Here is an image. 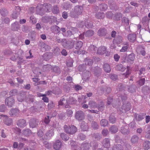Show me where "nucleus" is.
I'll return each instance as SVG.
<instances>
[{"instance_id": "nucleus-20", "label": "nucleus", "mask_w": 150, "mask_h": 150, "mask_svg": "<svg viewBox=\"0 0 150 150\" xmlns=\"http://www.w3.org/2000/svg\"><path fill=\"white\" fill-rule=\"evenodd\" d=\"M103 69L106 72L109 73L111 71V68L110 65L107 63H105L104 65Z\"/></svg>"}, {"instance_id": "nucleus-19", "label": "nucleus", "mask_w": 150, "mask_h": 150, "mask_svg": "<svg viewBox=\"0 0 150 150\" xmlns=\"http://www.w3.org/2000/svg\"><path fill=\"white\" fill-rule=\"evenodd\" d=\"M107 31L105 29H100L98 31V34L99 36H103L105 35Z\"/></svg>"}, {"instance_id": "nucleus-63", "label": "nucleus", "mask_w": 150, "mask_h": 150, "mask_svg": "<svg viewBox=\"0 0 150 150\" xmlns=\"http://www.w3.org/2000/svg\"><path fill=\"white\" fill-rule=\"evenodd\" d=\"M72 80V78L70 76H69L67 77V80L69 81H71Z\"/></svg>"}, {"instance_id": "nucleus-24", "label": "nucleus", "mask_w": 150, "mask_h": 150, "mask_svg": "<svg viewBox=\"0 0 150 150\" xmlns=\"http://www.w3.org/2000/svg\"><path fill=\"white\" fill-rule=\"evenodd\" d=\"M94 34L93 31L92 30H89L87 31L84 35L86 37H90Z\"/></svg>"}, {"instance_id": "nucleus-21", "label": "nucleus", "mask_w": 150, "mask_h": 150, "mask_svg": "<svg viewBox=\"0 0 150 150\" xmlns=\"http://www.w3.org/2000/svg\"><path fill=\"white\" fill-rule=\"evenodd\" d=\"M150 142L149 141H145L143 144V146L145 150H147L150 148Z\"/></svg>"}, {"instance_id": "nucleus-23", "label": "nucleus", "mask_w": 150, "mask_h": 150, "mask_svg": "<svg viewBox=\"0 0 150 150\" xmlns=\"http://www.w3.org/2000/svg\"><path fill=\"white\" fill-rule=\"evenodd\" d=\"M75 12L77 15H80L82 13V10L79 6H76L75 8Z\"/></svg>"}, {"instance_id": "nucleus-30", "label": "nucleus", "mask_w": 150, "mask_h": 150, "mask_svg": "<svg viewBox=\"0 0 150 150\" xmlns=\"http://www.w3.org/2000/svg\"><path fill=\"white\" fill-rule=\"evenodd\" d=\"M22 133L24 135L28 136L31 134V132L30 130L27 129L23 131Z\"/></svg>"}, {"instance_id": "nucleus-43", "label": "nucleus", "mask_w": 150, "mask_h": 150, "mask_svg": "<svg viewBox=\"0 0 150 150\" xmlns=\"http://www.w3.org/2000/svg\"><path fill=\"white\" fill-rule=\"evenodd\" d=\"M110 78L113 80H116L117 78V76L115 75H109Z\"/></svg>"}, {"instance_id": "nucleus-27", "label": "nucleus", "mask_w": 150, "mask_h": 150, "mask_svg": "<svg viewBox=\"0 0 150 150\" xmlns=\"http://www.w3.org/2000/svg\"><path fill=\"white\" fill-rule=\"evenodd\" d=\"M105 14L104 13H98L96 14V17L98 19H102L104 18Z\"/></svg>"}, {"instance_id": "nucleus-12", "label": "nucleus", "mask_w": 150, "mask_h": 150, "mask_svg": "<svg viewBox=\"0 0 150 150\" xmlns=\"http://www.w3.org/2000/svg\"><path fill=\"white\" fill-rule=\"evenodd\" d=\"M135 58V56L133 54L129 55L128 56L127 61L130 64H133Z\"/></svg>"}, {"instance_id": "nucleus-25", "label": "nucleus", "mask_w": 150, "mask_h": 150, "mask_svg": "<svg viewBox=\"0 0 150 150\" xmlns=\"http://www.w3.org/2000/svg\"><path fill=\"white\" fill-rule=\"evenodd\" d=\"M118 130V128L114 126L111 127L110 129V131L112 133H115L117 132Z\"/></svg>"}, {"instance_id": "nucleus-48", "label": "nucleus", "mask_w": 150, "mask_h": 150, "mask_svg": "<svg viewBox=\"0 0 150 150\" xmlns=\"http://www.w3.org/2000/svg\"><path fill=\"white\" fill-rule=\"evenodd\" d=\"M109 121L111 123H114L115 122V118L114 117H110L109 118Z\"/></svg>"}, {"instance_id": "nucleus-56", "label": "nucleus", "mask_w": 150, "mask_h": 150, "mask_svg": "<svg viewBox=\"0 0 150 150\" xmlns=\"http://www.w3.org/2000/svg\"><path fill=\"white\" fill-rule=\"evenodd\" d=\"M75 88L76 90H79L81 89V87L79 85H76Z\"/></svg>"}, {"instance_id": "nucleus-32", "label": "nucleus", "mask_w": 150, "mask_h": 150, "mask_svg": "<svg viewBox=\"0 0 150 150\" xmlns=\"http://www.w3.org/2000/svg\"><path fill=\"white\" fill-rule=\"evenodd\" d=\"M108 124V121L102 119L100 121V125L104 127L106 126Z\"/></svg>"}, {"instance_id": "nucleus-61", "label": "nucleus", "mask_w": 150, "mask_h": 150, "mask_svg": "<svg viewBox=\"0 0 150 150\" xmlns=\"http://www.w3.org/2000/svg\"><path fill=\"white\" fill-rule=\"evenodd\" d=\"M17 79L18 82L20 83H23V80H22V79L19 78H17Z\"/></svg>"}, {"instance_id": "nucleus-64", "label": "nucleus", "mask_w": 150, "mask_h": 150, "mask_svg": "<svg viewBox=\"0 0 150 150\" xmlns=\"http://www.w3.org/2000/svg\"><path fill=\"white\" fill-rule=\"evenodd\" d=\"M140 52L141 54L143 56H144L145 55L146 52L144 49H142V50H141Z\"/></svg>"}, {"instance_id": "nucleus-22", "label": "nucleus", "mask_w": 150, "mask_h": 150, "mask_svg": "<svg viewBox=\"0 0 150 150\" xmlns=\"http://www.w3.org/2000/svg\"><path fill=\"white\" fill-rule=\"evenodd\" d=\"M16 10L17 12L15 14V15L14 16V13L12 15L13 18H16L17 17V15L18 14H19V13L21 11V9L20 8L19 6L16 7Z\"/></svg>"}, {"instance_id": "nucleus-26", "label": "nucleus", "mask_w": 150, "mask_h": 150, "mask_svg": "<svg viewBox=\"0 0 150 150\" xmlns=\"http://www.w3.org/2000/svg\"><path fill=\"white\" fill-rule=\"evenodd\" d=\"M81 127L82 130L83 131L87 130L88 128L87 124L86 123H84V122L81 123Z\"/></svg>"}, {"instance_id": "nucleus-49", "label": "nucleus", "mask_w": 150, "mask_h": 150, "mask_svg": "<svg viewBox=\"0 0 150 150\" xmlns=\"http://www.w3.org/2000/svg\"><path fill=\"white\" fill-rule=\"evenodd\" d=\"M67 113L68 116H71L73 114V112L71 110H67Z\"/></svg>"}, {"instance_id": "nucleus-58", "label": "nucleus", "mask_w": 150, "mask_h": 150, "mask_svg": "<svg viewBox=\"0 0 150 150\" xmlns=\"http://www.w3.org/2000/svg\"><path fill=\"white\" fill-rule=\"evenodd\" d=\"M127 131V129L124 128H123L121 130V132L123 134H125Z\"/></svg>"}, {"instance_id": "nucleus-29", "label": "nucleus", "mask_w": 150, "mask_h": 150, "mask_svg": "<svg viewBox=\"0 0 150 150\" xmlns=\"http://www.w3.org/2000/svg\"><path fill=\"white\" fill-rule=\"evenodd\" d=\"M138 139L139 138L137 136H134L132 137L131 141L132 143H136L138 142Z\"/></svg>"}, {"instance_id": "nucleus-7", "label": "nucleus", "mask_w": 150, "mask_h": 150, "mask_svg": "<svg viewBox=\"0 0 150 150\" xmlns=\"http://www.w3.org/2000/svg\"><path fill=\"white\" fill-rule=\"evenodd\" d=\"M67 104H66L65 107L66 108H70V106L67 104H75L76 102V100L74 98L70 97L67 100Z\"/></svg>"}, {"instance_id": "nucleus-36", "label": "nucleus", "mask_w": 150, "mask_h": 150, "mask_svg": "<svg viewBox=\"0 0 150 150\" xmlns=\"http://www.w3.org/2000/svg\"><path fill=\"white\" fill-rule=\"evenodd\" d=\"M100 8L102 11H104L108 8L107 5L105 4H101L100 5Z\"/></svg>"}, {"instance_id": "nucleus-45", "label": "nucleus", "mask_w": 150, "mask_h": 150, "mask_svg": "<svg viewBox=\"0 0 150 150\" xmlns=\"http://www.w3.org/2000/svg\"><path fill=\"white\" fill-rule=\"evenodd\" d=\"M117 44H120L122 42V38L121 37H119L117 38Z\"/></svg>"}, {"instance_id": "nucleus-14", "label": "nucleus", "mask_w": 150, "mask_h": 150, "mask_svg": "<svg viewBox=\"0 0 150 150\" xmlns=\"http://www.w3.org/2000/svg\"><path fill=\"white\" fill-rule=\"evenodd\" d=\"M129 40L131 42H134L136 39V35L135 34H129L128 36Z\"/></svg>"}, {"instance_id": "nucleus-33", "label": "nucleus", "mask_w": 150, "mask_h": 150, "mask_svg": "<svg viewBox=\"0 0 150 150\" xmlns=\"http://www.w3.org/2000/svg\"><path fill=\"white\" fill-rule=\"evenodd\" d=\"M67 103V100H66L64 98H62L59 102V105H63V104Z\"/></svg>"}, {"instance_id": "nucleus-52", "label": "nucleus", "mask_w": 150, "mask_h": 150, "mask_svg": "<svg viewBox=\"0 0 150 150\" xmlns=\"http://www.w3.org/2000/svg\"><path fill=\"white\" fill-rule=\"evenodd\" d=\"M61 53L64 56H66L67 54V53L66 51V50L65 49H63L62 50V51L61 52Z\"/></svg>"}, {"instance_id": "nucleus-41", "label": "nucleus", "mask_w": 150, "mask_h": 150, "mask_svg": "<svg viewBox=\"0 0 150 150\" xmlns=\"http://www.w3.org/2000/svg\"><path fill=\"white\" fill-rule=\"evenodd\" d=\"M145 79L144 78L140 79L139 81V84L140 86H142L144 83Z\"/></svg>"}, {"instance_id": "nucleus-15", "label": "nucleus", "mask_w": 150, "mask_h": 150, "mask_svg": "<svg viewBox=\"0 0 150 150\" xmlns=\"http://www.w3.org/2000/svg\"><path fill=\"white\" fill-rule=\"evenodd\" d=\"M19 113L18 110L15 109H12L9 112V114L11 116H16L18 115Z\"/></svg>"}, {"instance_id": "nucleus-13", "label": "nucleus", "mask_w": 150, "mask_h": 150, "mask_svg": "<svg viewBox=\"0 0 150 150\" xmlns=\"http://www.w3.org/2000/svg\"><path fill=\"white\" fill-rule=\"evenodd\" d=\"M62 143L59 140H57L53 144L54 148L56 150L59 149L61 146Z\"/></svg>"}, {"instance_id": "nucleus-4", "label": "nucleus", "mask_w": 150, "mask_h": 150, "mask_svg": "<svg viewBox=\"0 0 150 150\" xmlns=\"http://www.w3.org/2000/svg\"><path fill=\"white\" fill-rule=\"evenodd\" d=\"M40 6L46 12H50L51 11L52 6L50 4L45 3L43 5H40Z\"/></svg>"}, {"instance_id": "nucleus-38", "label": "nucleus", "mask_w": 150, "mask_h": 150, "mask_svg": "<svg viewBox=\"0 0 150 150\" xmlns=\"http://www.w3.org/2000/svg\"><path fill=\"white\" fill-rule=\"evenodd\" d=\"M52 12L54 13L57 14L59 12L58 8L56 6H54L52 10Z\"/></svg>"}, {"instance_id": "nucleus-1", "label": "nucleus", "mask_w": 150, "mask_h": 150, "mask_svg": "<svg viewBox=\"0 0 150 150\" xmlns=\"http://www.w3.org/2000/svg\"><path fill=\"white\" fill-rule=\"evenodd\" d=\"M83 44L82 42L81 41L76 42L75 43L74 42H72L71 43V45L68 47V48L69 49H71L74 46L75 48L77 50L74 51V53L80 54L81 52L79 50Z\"/></svg>"}, {"instance_id": "nucleus-37", "label": "nucleus", "mask_w": 150, "mask_h": 150, "mask_svg": "<svg viewBox=\"0 0 150 150\" xmlns=\"http://www.w3.org/2000/svg\"><path fill=\"white\" fill-rule=\"evenodd\" d=\"M4 122L6 125L9 126L12 123V120L11 119H8L5 121Z\"/></svg>"}, {"instance_id": "nucleus-3", "label": "nucleus", "mask_w": 150, "mask_h": 150, "mask_svg": "<svg viewBox=\"0 0 150 150\" xmlns=\"http://www.w3.org/2000/svg\"><path fill=\"white\" fill-rule=\"evenodd\" d=\"M116 68L117 69L121 71H123L125 70H126L125 74L126 75L129 74L130 73V68L129 66H127V68H125L121 64L118 65L116 66Z\"/></svg>"}, {"instance_id": "nucleus-34", "label": "nucleus", "mask_w": 150, "mask_h": 150, "mask_svg": "<svg viewBox=\"0 0 150 150\" xmlns=\"http://www.w3.org/2000/svg\"><path fill=\"white\" fill-rule=\"evenodd\" d=\"M122 148L120 144H117L114 146L113 148V150H121Z\"/></svg>"}, {"instance_id": "nucleus-9", "label": "nucleus", "mask_w": 150, "mask_h": 150, "mask_svg": "<svg viewBox=\"0 0 150 150\" xmlns=\"http://www.w3.org/2000/svg\"><path fill=\"white\" fill-rule=\"evenodd\" d=\"M38 122L34 119H31L29 122L30 127L32 128L35 127L38 124Z\"/></svg>"}, {"instance_id": "nucleus-28", "label": "nucleus", "mask_w": 150, "mask_h": 150, "mask_svg": "<svg viewBox=\"0 0 150 150\" xmlns=\"http://www.w3.org/2000/svg\"><path fill=\"white\" fill-rule=\"evenodd\" d=\"M85 61V64L87 65L91 66L93 63L92 60L88 58H86Z\"/></svg>"}, {"instance_id": "nucleus-62", "label": "nucleus", "mask_w": 150, "mask_h": 150, "mask_svg": "<svg viewBox=\"0 0 150 150\" xmlns=\"http://www.w3.org/2000/svg\"><path fill=\"white\" fill-rule=\"evenodd\" d=\"M18 146V143L16 142H14L13 144V147L14 148H16Z\"/></svg>"}, {"instance_id": "nucleus-6", "label": "nucleus", "mask_w": 150, "mask_h": 150, "mask_svg": "<svg viewBox=\"0 0 150 150\" xmlns=\"http://www.w3.org/2000/svg\"><path fill=\"white\" fill-rule=\"evenodd\" d=\"M6 103L9 107H11L14 103V100L11 97H9L6 99Z\"/></svg>"}, {"instance_id": "nucleus-35", "label": "nucleus", "mask_w": 150, "mask_h": 150, "mask_svg": "<svg viewBox=\"0 0 150 150\" xmlns=\"http://www.w3.org/2000/svg\"><path fill=\"white\" fill-rule=\"evenodd\" d=\"M60 136L62 139L65 141L69 139V137L67 136L64 133H61Z\"/></svg>"}, {"instance_id": "nucleus-16", "label": "nucleus", "mask_w": 150, "mask_h": 150, "mask_svg": "<svg viewBox=\"0 0 150 150\" xmlns=\"http://www.w3.org/2000/svg\"><path fill=\"white\" fill-rule=\"evenodd\" d=\"M54 134L53 130L52 129L49 130L46 133L45 138L46 139H48L52 137Z\"/></svg>"}, {"instance_id": "nucleus-47", "label": "nucleus", "mask_w": 150, "mask_h": 150, "mask_svg": "<svg viewBox=\"0 0 150 150\" xmlns=\"http://www.w3.org/2000/svg\"><path fill=\"white\" fill-rule=\"evenodd\" d=\"M50 122V120H49V116H47V117H46L44 120V122L46 124H48Z\"/></svg>"}, {"instance_id": "nucleus-10", "label": "nucleus", "mask_w": 150, "mask_h": 150, "mask_svg": "<svg viewBox=\"0 0 150 150\" xmlns=\"http://www.w3.org/2000/svg\"><path fill=\"white\" fill-rule=\"evenodd\" d=\"M17 125L21 128L24 127L26 125V121L24 119L20 120L17 122Z\"/></svg>"}, {"instance_id": "nucleus-57", "label": "nucleus", "mask_w": 150, "mask_h": 150, "mask_svg": "<svg viewBox=\"0 0 150 150\" xmlns=\"http://www.w3.org/2000/svg\"><path fill=\"white\" fill-rule=\"evenodd\" d=\"M145 137L148 139H150V132L149 131H148L147 134L145 136Z\"/></svg>"}, {"instance_id": "nucleus-50", "label": "nucleus", "mask_w": 150, "mask_h": 150, "mask_svg": "<svg viewBox=\"0 0 150 150\" xmlns=\"http://www.w3.org/2000/svg\"><path fill=\"white\" fill-rule=\"evenodd\" d=\"M5 106L4 105H2L0 106V112H3L5 111Z\"/></svg>"}, {"instance_id": "nucleus-54", "label": "nucleus", "mask_w": 150, "mask_h": 150, "mask_svg": "<svg viewBox=\"0 0 150 150\" xmlns=\"http://www.w3.org/2000/svg\"><path fill=\"white\" fill-rule=\"evenodd\" d=\"M146 123H148L150 121V116L148 115L146 117Z\"/></svg>"}, {"instance_id": "nucleus-8", "label": "nucleus", "mask_w": 150, "mask_h": 150, "mask_svg": "<svg viewBox=\"0 0 150 150\" xmlns=\"http://www.w3.org/2000/svg\"><path fill=\"white\" fill-rule=\"evenodd\" d=\"M25 93L24 92H22L17 95V99L18 101L20 102H22L25 97Z\"/></svg>"}, {"instance_id": "nucleus-11", "label": "nucleus", "mask_w": 150, "mask_h": 150, "mask_svg": "<svg viewBox=\"0 0 150 150\" xmlns=\"http://www.w3.org/2000/svg\"><path fill=\"white\" fill-rule=\"evenodd\" d=\"M106 48L104 46L100 47L97 51V53L99 54H102L105 53Z\"/></svg>"}, {"instance_id": "nucleus-31", "label": "nucleus", "mask_w": 150, "mask_h": 150, "mask_svg": "<svg viewBox=\"0 0 150 150\" xmlns=\"http://www.w3.org/2000/svg\"><path fill=\"white\" fill-rule=\"evenodd\" d=\"M89 145L88 143H84L82 144L81 146V148H84L83 150H87L89 148Z\"/></svg>"}, {"instance_id": "nucleus-5", "label": "nucleus", "mask_w": 150, "mask_h": 150, "mask_svg": "<svg viewBox=\"0 0 150 150\" xmlns=\"http://www.w3.org/2000/svg\"><path fill=\"white\" fill-rule=\"evenodd\" d=\"M75 117L79 120H82L84 117V113L82 111H78L76 113Z\"/></svg>"}, {"instance_id": "nucleus-39", "label": "nucleus", "mask_w": 150, "mask_h": 150, "mask_svg": "<svg viewBox=\"0 0 150 150\" xmlns=\"http://www.w3.org/2000/svg\"><path fill=\"white\" fill-rule=\"evenodd\" d=\"M128 49V47L127 46H123L121 49L120 50V52H125L127 51Z\"/></svg>"}, {"instance_id": "nucleus-2", "label": "nucleus", "mask_w": 150, "mask_h": 150, "mask_svg": "<svg viewBox=\"0 0 150 150\" xmlns=\"http://www.w3.org/2000/svg\"><path fill=\"white\" fill-rule=\"evenodd\" d=\"M65 131L67 133L73 134L75 133L77 131L76 127L74 126H67L65 125L64 126Z\"/></svg>"}, {"instance_id": "nucleus-46", "label": "nucleus", "mask_w": 150, "mask_h": 150, "mask_svg": "<svg viewBox=\"0 0 150 150\" xmlns=\"http://www.w3.org/2000/svg\"><path fill=\"white\" fill-rule=\"evenodd\" d=\"M108 131L107 129L103 130L102 132V134L104 136H106L108 133Z\"/></svg>"}, {"instance_id": "nucleus-17", "label": "nucleus", "mask_w": 150, "mask_h": 150, "mask_svg": "<svg viewBox=\"0 0 150 150\" xmlns=\"http://www.w3.org/2000/svg\"><path fill=\"white\" fill-rule=\"evenodd\" d=\"M103 145L104 147L108 148L110 146L109 141L108 139H105L103 141Z\"/></svg>"}, {"instance_id": "nucleus-55", "label": "nucleus", "mask_w": 150, "mask_h": 150, "mask_svg": "<svg viewBox=\"0 0 150 150\" xmlns=\"http://www.w3.org/2000/svg\"><path fill=\"white\" fill-rule=\"evenodd\" d=\"M33 81L34 82H35L36 83H35V84H37L38 83H39L38 82L39 81V79L37 78H33Z\"/></svg>"}, {"instance_id": "nucleus-59", "label": "nucleus", "mask_w": 150, "mask_h": 150, "mask_svg": "<svg viewBox=\"0 0 150 150\" xmlns=\"http://www.w3.org/2000/svg\"><path fill=\"white\" fill-rule=\"evenodd\" d=\"M116 32L115 31H113L111 33V36L113 38H115L116 34Z\"/></svg>"}, {"instance_id": "nucleus-40", "label": "nucleus", "mask_w": 150, "mask_h": 150, "mask_svg": "<svg viewBox=\"0 0 150 150\" xmlns=\"http://www.w3.org/2000/svg\"><path fill=\"white\" fill-rule=\"evenodd\" d=\"M17 93V91L16 90L14 89L11 90L10 92V95L11 96H14L16 95Z\"/></svg>"}, {"instance_id": "nucleus-53", "label": "nucleus", "mask_w": 150, "mask_h": 150, "mask_svg": "<svg viewBox=\"0 0 150 150\" xmlns=\"http://www.w3.org/2000/svg\"><path fill=\"white\" fill-rule=\"evenodd\" d=\"M62 16L64 18H67V14L66 12H64L63 13Z\"/></svg>"}, {"instance_id": "nucleus-44", "label": "nucleus", "mask_w": 150, "mask_h": 150, "mask_svg": "<svg viewBox=\"0 0 150 150\" xmlns=\"http://www.w3.org/2000/svg\"><path fill=\"white\" fill-rule=\"evenodd\" d=\"M122 16V15L120 13H119V14H117L115 16V18L114 19L116 20H120V18H121Z\"/></svg>"}, {"instance_id": "nucleus-18", "label": "nucleus", "mask_w": 150, "mask_h": 150, "mask_svg": "<svg viewBox=\"0 0 150 150\" xmlns=\"http://www.w3.org/2000/svg\"><path fill=\"white\" fill-rule=\"evenodd\" d=\"M88 105L89 107L92 108H95L97 107L98 105L96 102L92 100L89 101Z\"/></svg>"}, {"instance_id": "nucleus-42", "label": "nucleus", "mask_w": 150, "mask_h": 150, "mask_svg": "<svg viewBox=\"0 0 150 150\" xmlns=\"http://www.w3.org/2000/svg\"><path fill=\"white\" fill-rule=\"evenodd\" d=\"M120 57V56L117 54H116L114 55V59L116 62H118Z\"/></svg>"}, {"instance_id": "nucleus-51", "label": "nucleus", "mask_w": 150, "mask_h": 150, "mask_svg": "<svg viewBox=\"0 0 150 150\" xmlns=\"http://www.w3.org/2000/svg\"><path fill=\"white\" fill-rule=\"evenodd\" d=\"M46 95L45 94L44 96H43V97L42 98V100H44L45 102H48V98L46 96Z\"/></svg>"}, {"instance_id": "nucleus-60", "label": "nucleus", "mask_w": 150, "mask_h": 150, "mask_svg": "<svg viewBox=\"0 0 150 150\" xmlns=\"http://www.w3.org/2000/svg\"><path fill=\"white\" fill-rule=\"evenodd\" d=\"M59 70V68L57 67H55L53 69L54 71L55 72H57Z\"/></svg>"}]
</instances>
